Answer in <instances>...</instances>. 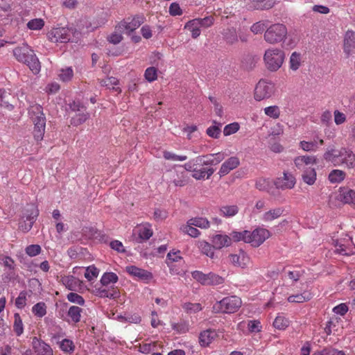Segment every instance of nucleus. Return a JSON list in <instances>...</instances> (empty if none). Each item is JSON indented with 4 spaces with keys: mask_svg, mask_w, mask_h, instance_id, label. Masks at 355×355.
<instances>
[{
    "mask_svg": "<svg viewBox=\"0 0 355 355\" xmlns=\"http://www.w3.org/2000/svg\"><path fill=\"white\" fill-rule=\"evenodd\" d=\"M59 347L65 353H72L75 349V345L71 340L64 338L59 343Z\"/></svg>",
    "mask_w": 355,
    "mask_h": 355,
    "instance_id": "nucleus-40",
    "label": "nucleus"
},
{
    "mask_svg": "<svg viewBox=\"0 0 355 355\" xmlns=\"http://www.w3.org/2000/svg\"><path fill=\"white\" fill-rule=\"evenodd\" d=\"M44 26V21L42 19H34L27 23V27L31 30H41Z\"/></svg>",
    "mask_w": 355,
    "mask_h": 355,
    "instance_id": "nucleus-49",
    "label": "nucleus"
},
{
    "mask_svg": "<svg viewBox=\"0 0 355 355\" xmlns=\"http://www.w3.org/2000/svg\"><path fill=\"white\" fill-rule=\"evenodd\" d=\"M67 298L71 303L77 304L80 306H83L85 304V300L78 293L73 292L69 293L67 294Z\"/></svg>",
    "mask_w": 355,
    "mask_h": 355,
    "instance_id": "nucleus-50",
    "label": "nucleus"
},
{
    "mask_svg": "<svg viewBox=\"0 0 355 355\" xmlns=\"http://www.w3.org/2000/svg\"><path fill=\"white\" fill-rule=\"evenodd\" d=\"M163 156L166 159L172 160V161L182 162V161H184L187 159V157L185 155H178L175 153H173L168 152V151L164 152Z\"/></svg>",
    "mask_w": 355,
    "mask_h": 355,
    "instance_id": "nucleus-58",
    "label": "nucleus"
},
{
    "mask_svg": "<svg viewBox=\"0 0 355 355\" xmlns=\"http://www.w3.org/2000/svg\"><path fill=\"white\" fill-rule=\"evenodd\" d=\"M13 330L17 336H21L24 332V324L19 313L14 314Z\"/></svg>",
    "mask_w": 355,
    "mask_h": 355,
    "instance_id": "nucleus-36",
    "label": "nucleus"
},
{
    "mask_svg": "<svg viewBox=\"0 0 355 355\" xmlns=\"http://www.w3.org/2000/svg\"><path fill=\"white\" fill-rule=\"evenodd\" d=\"M338 322V318H331L326 324L324 331L327 335L331 334L334 331H337L336 329V323Z\"/></svg>",
    "mask_w": 355,
    "mask_h": 355,
    "instance_id": "nucleus-59",
    "label": "nucleus"
},
{
    "mask_svg": "<svg viewBox=\"0 0 355 355\" xmlns=\"http://www.w3.org/2000/svg\"><path fill=\"white\" fill-rule=\"evenodd\" d=\"M296 168L303 171V181L309 185H312L316 180V172L313 166L316 164L314 156H299L294 159Z\"/></svg>",
    "mask_w": 355,
    "mask_h": 355,
    "instance_id": "nucleus-4",
    "label": "nucleus"
},
{
    "mask_svg": "<svg viewBox=\"0 0 355 355\" xmlns=\"http://www.w3.org/2000/svg\"><path fill=\"white\" fill-rule=\"evenodd\" d=\"M26 304V295L24 292H21L15 300V305L19 309L24 308Z\"/></svg>",
    "mask_w": 355,
    "mask_h": 355,
    "instance_id": "nucleus-64",
    "label": "nucleus"
},
{
    "mask_svg": "<svg viewBox=\"0 0 355 355\" xmlns=\"http://www.w3.org/2000/svg\"><path fill=\"white\" fill-rule=\"evenodd\" d=\"M184 28L191 31L193 38H196L200 35V26L199 25L198 19H194L188 21L185 24Z\"/></svg>",
    "mask_w": 355,
    "mask_h": 355,
    "instance_id": "nucleus-30",
    "label": "nucleus"
},
{
    "mask_svg": "<svg viewBox=\"0 0 355 355\" xmlns=\"http://www.w3.org/2000/svg\"><path fill=\"white\" fill-rule=\"evenodd\" d=\"M89 117L88 113H79L71 119V124L78 125L84 123Z\"/></svg>",
    "mask_w": 355,
    "mask_h": 355,
    "instance_id": "nucleus-57",
    "label": "nucleus"
},
{
    "mask_svg": "<svg viewBox=\"0 0 355 355\" xmlns=\"http://www.w3.org/2000/svg\"><path fill=\"white\" fill-rule=\"evenodd\" d=\"M100 84L101 86L106 87L110 89H114L115 91H119V87H115L118 85V80L114 77H108L105 79H103L100 81Z\"/></svg>",
    "mask_w": 355,
    "mask_h": 355,
    "instance_id": "nucleus-41",
    "label": "nucleus"
},
{
    "mask_svg": "<svg viewBox=\"0 0 355 355\" xmlns=\"http://www.w3.org/2000/svg\"><path fill=\"white\" fill-rule=\"evenodd\" d=\"M275 92L274 83L266 80H261L255 87L254 97L256 101H260L270 98Z\"/></svg>",
    "mask_w": 355,
    "mask_h": 355,
    "instance_id": "nucleus-10",
    "label": "nucleus"
},
{
    "mask_svg": "<svg viewBox=\"0 0 355 355\" xmlns=\"http://www.w3.org/2000/svg\"><path fill=\"white\" fill-rule=\"evenodd\" d=\"M122 33H124V31H120L117 29L116 26L115 31L108 36V41L113 44H117L120 43L123 40Z\"/></svg>",
    "mask_w": 355,
    "mask_h": 355,
    "instance_id": "nucleus-47",
    "label": "nucleus"
},
{
    "mask_svg": "<svg viewBox=\"0 0 355 355\" xmlns=\"http://www.w3.org/2000/svg\"><path fill=\"white\" fill-rule=\"evenodd\" d=\"M230 259L232 264L242 268H247L250 262V258L243 250H240L236 254H230Z\"/></svg>",
    "mask_w": 355,
    "mask_h": 355,
    "instance_id": "nucleus-17",
    "label": "nucleus"
},
{
    "mask_svg": "<svg viewBox=\"0 0 355 355\" xmlns=\"http://www.w3.org/2000/svg\"><path fill=\"white\" fill-rule=\"evenodd\" d=\"M138 234L139 239L146 241L153 236V230L149 224H145L138 227Z\"/></svg>",
    "mask_w": 355,
    "mask_h": 355,
    "instance_id": "nucleus-32",
    "label": "nucleus"
},
{
    "mask_svg": "<svg viewBox=\"0 0 355 355\" xmlns=\"http://www.w3.org/2000/svg\"><path fill=\"white\" fill-rule=\"evenodd\" d=\"M82 311L83 309L79 306H71L68 310L67 315L73 323H78L80 321Z\"/></svg>",
    "mask_w": 355,
    "mask_h": 355,
    "instance_id": "nucleus-31",
    "label": "nucleus"
},
{
    "mask_svg": "<svg viewBox=\"0 0 355 355\" xmlns=\"http://www.w3.org/2000/svg\"><path fill=\"white\" fill-rule=\"evenodd\" d=\"M212 243L215 248L221 249L232 245L231 238L226 234H216L212 238Z\"/></svg>",
    "mask_w": 355,
    "mask_h": 355,
    "instance_id": "nucleus-22",
    "label": "nucleus"
},
{
    "mask_svg": "<svg viewBox=\"0 0 355 355\" xmlns=\"http://www.w3.org/2000/svg\"><path fill=\"white\" fill-rule=\"evenodd\" d=\"M96 294L100 297H108L110 299H114L118 296L117 292L110 293L105 288H98L96 291Z\"/></svg>",
    "mask_w": 355,
    "mask_h": 355,
    "instance_id": "nucleus-56",
    "label": "nucleus"
},
{
    "mask_svg": "<svg viewBox=\"0 0 355 355\" xmlns=\"http://www.w3.org/2000/svg\"><path fill=\"white\" fill-rule=\"evenodd\" d=\"M214 124H216V122L214 121ZM222 124L220 123H218V125H214L210 127H209L207 129V134L212 138H218L220 134V127Z\"/></svg>",
    "mask_w": 355,
    "mask_h": 355,
    "instance_id": "nucleus-46",
    "label": "nucleus"
},
{
    "mask_svg": "<svg viewBox=\"0 0 355 355\" xmlns=\"http://www.w3.org/2000/svg\"><path fill=\"white\" fill-rule=\"evenodd\" d=\"M98 270L95 266H90L87 268L85 277L89 281H92L98 277Z\"/></svg>",
    "mask_w": 355,
    "mask_h": 355,
    "instance_id": "nucleus-53",
    "label": "nucleus"
},
{
    "mask_svg": "<svg viewBox=\"0 0 355 355\" xmlns=\"http://www.w3.org/2000/svg\"><path fill=\"white\" fill-rule=\"evenodd\" d=\"M264 113L271 118L277 119L280 115V110L278 106L272 105L264 108Z\"/></svg>",
    "mask_w": 355,
    "mask_h": 355,
    "instance_id": "nucleus-51",
    "label": "nucleus"
},
{
    "mask_svg": "<svg viewBox=\"0 0 355 355\" xmlns=\"http://www.w3.org/2000/svg\"><path fill=\"white\" fill-rule=\"evenodd\" d=\"M32 347L37 355H53L51 346L37 337L33 338Z\"/></svg>",
    "mask_w": 355,
    "mask_h": 355,
    "instance_id": "nucleus-15",
    "label": "nucleus"
},
{
    "mask_svg": "<svg viewBox=\"0 0 355 355\" xmlns=\"http://www.w3.org/2000/svg\"><path fill=\"white\" fill-rule=\"evenodd\" d=\"M242 304L241 298L236 296L224 297L213 306L216 313H233L238 311Z\"/></svg>",
    "mask_w": 355,
    "mask_h": 355,
    "instance_id": "nucleus-6",
    "label": "nucleus"
},
{
    "mask_svg": "<svg viewBox=\"0 0 355 355\" xmlns=\"http://www.w3.org/2000/svg\"><path fill=\"white\" fill-rule=\"evenodd\" d=\"M33 313L37 318H42L46 314V306L44 302H40L32 307Z\"/></svg>",
    "mask_w": 355,
    "mask_h": 355,
    "instance_id": "nucleus-38",
    "label": "nucleus"
},
{
    "mask_svg": "<svg viewBox=\"0 0 355 355\" xmlns=\"http://www.w3.org/2000/svg\"><path fill=\"white\" fill-rule=\"evenodd\" d=\"M229 236L231 238V243L234 242L243 241L248 243L249 231L244 230L242 232L232 231Z\"/></svg>",
    "mask_w": 355,
    "mask_h": 355,
    "instance_id": "nucleus-27",
    "label": "nucleus"
},
{
    "mask_svg": "<svg viewBox=\"0 0 355 355\" xmlns=\"http://www.w3.org/2000/svg\"><path fill=\"white\" fill-rule=\"evenodd\" d=\"M338 200L349 204L355 209V191L349 188H340L337 195Z\"/></svg>",
    "mask_w": 355,
    "mask_h": 355,
    "instance_id": "nucleus-16",
    "label": "nucleus"
},
{
    "mask_svg": "<svg viewBox=\"0 0 355 355\" xmlns=\"http://www.w3.org/2000/svg\"><path fill=\"white\" fill-rule=\"evenodd\" d=\"M345 178V173L340 170H333L329 175V180L332 183L340 182Z\"/></svg>",
    "mask_w": 355,
    "mask_h": 355,
    "instance_id": "nucleus-44",
    "label": "nucleus"
},
{
    "mask_svg": "<svg viewBox=\"0 0 355 355\" xmlns=\"http://www.w3.org/2000/svg\"><path fill=\"white\" fill-rule=\"evenodd\" d=\"M286 55L284 51L277 47L267 49L263 56L265 67L271 72L278 71L284 62Z\"/></svg>",
    "mask_w": 355,
    "mask_h": 355,
    "instance_id": "nucleus-5",
    "label": "nucleus"
},
{
    "mask_svg": "<svg viewBox=\"0 0 355 355\" xmlns=\"http://www.w3.org/2000/svg\"><path fill=\"white\" fill-rule=\"evenodd\" d=\"M13 96L12 94L5 89H0V106L9 111L13 110L14 106L10 103V99Z\"/></svg>",
    "mask_w": 355,
    "mask_h": 355,
    "instance_id": "nucleus-23",
    "label": "nucleus"
},
{
    "mask_svg": "<svg viewBox=\"0 0 355 355\" xmlns=\"http://www.w3.org/2000/svg\"><path fill=\"white\" fill-rule=\"evenodd\" d=\"M223 36L226 42L229 44H234L238 41L236 31L234 28L225 30Z\"/></svg>",
    "mask_w": 355,
    "mask_h": 355,
    "instance_id": "nucleus-39",
    "label": "nucleus"
},
{
    "mask_svg": "<svg viewBox=\"0 0 355 355\" xmlns=\"http://www.w3.org/2000/svg\"><path fill=\"white\" fill-rule=\"evenodd\" d=\"M61 282L70 291H76L80 285V281L72 275L62 277Z\"/></svg>",
    "mask_w": 355,
    "mask_h": 355,
    "instance_id": "nucleus-25",
    "label": "nucleus"
},
{
    "mask_svg": "<svg viewBox=\"0 0 355 355\" xmlns=\"http://www.w3.org/2000/svg\"><path fill=\"white\" fill-rule=\"evenodd\" d=\"M184 309L190 313H196L202 309V306L199 303H185Z\"/></svg>",
    "mask_w": 355,
    "mask_h": 355,
    "instance_id": "nucleus-63",
    "label": "nucleus"
},
{
    "mask_svg": "<svg viewBox=\"0 0 355 355\" xmlns=\"http://www.w3.org/2000/svg\"><path fill=\"white\" fill-rule=\"evenodd\" d=\"M117 281L118 277L114 272H106L102 276L101 279V282L104 286L116 283Z\"/></svg>",
    "mask_w": 355,
    "mask_h": 355,
    "instance_id": "nucleus-45",
    "label": "nucleus"
},
{
    "mask_svg": "<svg viewBox=\"0 0 355 355\" xmlns=\"http://www.w3.org/2000/svg\"><path fill=\"white\" fill-rule=\"evenodd\" d=\"M295 184V177L292 174L287 173H284L283 177L277 179L275 181L276 187L282 189H292Z\"/></svg>",
    "mask_w": 355,
    "mask_h": 355,
    "instance_id": "nucleus-19",
    "label": "nucleus"
},
{
    "mask_svg": "<svg viewBox=\"0 0 355 355\" xmlns=\"http://www.w3.org/2000/svg\"><path fill=\"white\" fill-rule=\"evenodd\" d=\"M217 333L213 329H207L202 331L199 336V343L201 346H208L216 337Z\"/></svg>",
    "mask_w": 355,
    "mask_h": 355,
    "instance_id": "nucleus-21",
    "label": "nucleus"
},
{
    "mask_svg": "<svg viewBox=\"0 0 355 355\" xmlns=\"http://www.w3.org/2000/svg\"><path fill=\"white\" fill-rule=\"evenodd\" d=\"M125 271L132 277L148 283L153 278V274L144 269L138 268L135 266H128L125 267Z\"/></svg>",
    "mask_w": 355,
    "mask_h": 355,
    "instance_id": "nucleus-14",
    "label": "nucleus"
},
{
    "mask_svg": "<svg viewBox=\"0 0 355 355\" xmlns=\"http://www.w3.org/2000/svg\"><path fill=\"white\" fill-rule=\"evenodd\" d=\"M286 35V27L282 24H275L267 28L264 33V40L270 44H275L284 41Z\"/></svg>",
    "mask_w": 355,
    "mask_h": 355,
    "instance_id": "nucleus-8",
    "label": "nucleus"
},
{
    "mask_svg": "<svg viewBox=\"0 0 355 355\" xmlns=\"http://www.w3.org/2000/svg\"><path fill=\"white\" fill-rule=\"evenodd\" d=\"M255 187L259 191H268L270 188V182L268 179L260 178L257 180Z\"/></svg>",
    "mask_w": 355,
    "mask_h": 355,
    "instance_id": "nucleus-48",
    "label": "nucleus"
},
{
    "mask_svg": "<svg viewBox=\"0 0 355 355\" xmlns=\"http://www.w3.org/2000/svg\"><path fill=\"white\" fill-rule=\"evenodd\" d=\"M284 209L281 207L272 208L264 213L260 216V220L264 223H270L276 220L283 215Z\"/></svg>",
    "mask_w": 355,
    "mask_h": 355,
    "instance_id": "nucleus-20",
    "label": "nucleus"
},
{
    "mask_svg": "<svg viewBox=\"0 0 355 355\" xmlns=\"http://www.w3.org/2000/svg\"><path fill=\"white\" fill-rule=\"evenodd\" d=\"M28 116L33 124V135L34 139L37 142L41 141L45 133L46 121L42 107L37 103L30 105Z\"/></svg>",
    "mask_w": 355,
    "mask_h": 355,
    "instance_id": "nucleus-2",
    "label": "nucleus"
},
{
    "mask_svg": "<svg viewBox=\"0 0 355 355\" xmlns=\"http://www.w3.org/2000/svg\"><path fill=\"white\" fill-rule=\"evenodd\" d=\"M198 248L200 252L211 259L214 258V247L207 241H201L198 243Z\"/></svg>",
    "mask_w": 355,
    "mask_h": 355,
    "instance_id": "nucleus-29",
    "label": "nucleus"
},
{
    "mask_svg": "<svg viewBox=\"0 0 355 355\" xmlns=\"http://www.w3.org/2000/svg\"><path fill=\"white\" fill-rule=\"evenodd\" d=\"M312 355H345V354L343 351H339L332 347H326L315 351Z\"/></svg>",
    "mask_w": 355,
    "mask_h": 355,
    "instance_id": "nucleus-43",
    "label": "nucleus"
},
{
    "mask_svg": "<svg viewBox=\"0 0 355 355\" xmlns=\"http://www.w3.org/2000/svg\"><path fill=\"white\" fill-rule=\"evenodd\" d=\"M214 170L211 168H201L198 169L197 167L195 168L192 177L196 180H201L204 178L209 179V177L214 173Z\"/></svg>",
    "mask_w": 355,
    "mask_h": 355,
    "instance_id": "nucleus-26",
    "label": "nucleus"
},
{
    "mask_svg": "<svg viewBox=\"0 0 355 355\" xmlns=\"http://www.w3.org/2000/svg\"><path fill=\"white\" fill-rule=\"evenodd\" d=\"M180 230L193 238H197L200 234V231L197 230L195 226L189 224L188 222L186 225L181 226Z\"/></svg>",
    "mask_w": 355,
    "mask_h": 355,
    "instance_id": "nucleus-37",
    "label": "nucleus"
},
{
    "mask_svg": "<svg viewBox=\"0 0 355 355\" xmlns=\"http://www.w3.org/2000/svg\"><path fill=\"white\" fill-rule=\"evenodd\" d=\"M42 248L37 244L30 245L25 248V252L29 257H35L40 254Z\"/></svg>",
    "mask_w": 355,
    "mask_h": 355,
    "instance_id": "nucleus-52",
    "label": "nucleus"
},
{
    "mask_svg": "<svg viewBox=\"0 0 355 355\" xmlns=\"http://www.w3.org/2000/svg\"><path fill=\"white\" fill-rule=\"evenodd\" d=\"M13 55L17 61L26 64L34 74L39 73L40 62L33 50L26 44L14 49Z\"/></svg>",
    "mask_w": 355,
    "mask_h": 355,
    "instance_id": "nucleus-3",
    "label": "nucleus"
},
{
    "mask_svg": "<svg viewBox=\"0 0 355 355\" xmlns=\"http://www.w3.org/2000/svg\"><path fill=\"white\" fill-rule=\"evenodd\" d=\"M300 146L304 151H315L317 150V145L314 142L302 141Z\"/></svg>",
    "mask_w": 355,
    "mask_h": 355,
    "instance_id": "nucleus-62",
    "label": "nucleus"
},
{
    "mask_svg": "<svg viewBox=\"0 0 355 355\" xmlns=\"http://www.w3.org/2000/svg\"><path fill=\"white\" fill-rule=\"evenodd\" d=\"M301 54L295 51L292 53L289 60L290 69L293 71L297 70L301 65Z\"/></svg>",
    "mask_w": 355,
    "mask_h": 355,
    "instance_id": "nucleus-33",
    "label": "nucleus"
},
{
    "mask_svg": "<svg viewBox=\"0 0 355 355\" xmlns=\"http://www.w3.org/2000/svg\"><path fill=\"white\" fill-rule=\"evenodd\" d=\"M188 223L202 229H207L209 227V220L207 218L202 217L191 218L188 220Z\"/></svg>",
    "mask_w": 355,
    "mask_h": 355,
    "instance_id": "nucleus-34",
    "label": "nucleus"
},
{
    "mask_svg": "<svg viewBox=\"0 0 355 355\" xmlns=\"http://www.w3.org/2000/svg\"><path fill=\"white\" fill-rule=\"evenodd\" d=\"M290 321L283 315H278L275 321L273 322V326L275 328L284 330L289 326Z\"/></svg>",
    "mask_w": 355,
    "mask_h": 355,
    "instance_id": "nucleus-35",
    "label": "nucleus"
},
{
    "mask_svg": "<svg viewBox=\"0 0 355 355\" xmlns=\"http://www.w3.org/2000/svg\"><path fill=\"white\" fill-rule=\"evenodd\" d=\"M58 76L63 82H68L71 80L73 76V71L71 67H66L60 70Z\"/></svg>",
    "mask_w": 355,
    "mask_h": 355,
    "instance_id": "nucleus-42",
    "label": "nucleus"
},
{
    "mask_svg": "<svg viewBox=\"0 0 355 355\" xmlns=\"http://www.w3.org/2000/svg\"><path fill=\"white\" fill-rule=\"evenodd\" d=\"M38 214L39 210L36 206L34 205H28L24 211L19 224V229L24 232L30 231Z\"/></svg>",
    "mask_w": 355,
    "mask_h": 355,
    "instance_id": "nucleus-9",
    "label": "nucleus"
},
{
    "mask_svg": "<svg viewBox=\"0 0 355 355\" xmlns=\"http://www.w3.org/2000/svg\"><path fill=\"white\" fill-rule=\"evenodd\" d=\"M145 78L148 82H153L157 78V73L156 68L153 67H148L146 69L144 73Z\"/></svg>",
    "mask_w": 355,
    "mask_h": 355,
    "instance_id": "nucleus-55",
    "label": "nucleus"
},
{
    "mask_svg": "<svg viewBox=\"0 0 355 355\" xmlns=\"http://www.w3.org/2000/svg\"><path fill=\"white\" fill-rule=\"evenodd\" d=\"M248 330L252 332H259L261 330V322L259 320H250L248 323Z\"/></svg>",
    "mask_w": 355,
    "mask_h": 355,
    "instance_id": "nucleus-61",
    "label": "nucleus"
},
{
    "mask_svg": "<svg viewBox=\"0 0 355 355\" xmlns=\"http://www.w3.org/2000/svg\"><path fill=\"white\" fill-rule=\"evenodd\" d=\"M239 165V159L236 156L231 157L222 164L219 169L218 174L220 177H223L228 174L231 171L237 168Z\"/></svg>",
    "mask_w": 355,
    "mask_h": 355,
    "instance_id": "nucleus-18",
    "label": "nucleus"
},
{
    "mask_svg": "<svg viewBox=\"0 0 355 355\" xmlns=\"http://www.w3.org/2000/svg\"><path fill=\"white\" fill-rule=\"evenodd\" d=\"M266 28V24L263 21H258L254 23L250 28L251 31L254 34H260L263 33V31Z\"/></svg>",
    "mask_w": 355,
    "mask_h": 355,
    "instance_id": "nucleus-60",
    "label": "nucleus"
},
{
    "mask_svg": "<svg viewBox=\"0 0 355 355\" xmlns=\"http://www.w3.org/2000/svg\"><path fill=\"white\" fill-rule=\"evenodd\" d=\"M239 212V207L237 205H224L220 208V215L223 217L230 218L236 215Z\"/></svg>",
    "mask_w": 355,
    "mask_h": 355,
    "instance_id": "nucleus-28",
    "label": "nucleus"
},
{
    "mask_svg": "<svg viewBox=\"0 0 355 355\" xmlns=\"http://www.w3.org/2000/svg\"><path fill=\"white\" fill-rule=\"evenodd\" d=\"M191 275L194 279L202 285H219L224 282L223 277L213 272L204 274L201 271L196 270L191 273Z\"/></svg>",
    "mask_w": 355,
    "mask_h": 355,
    "instance_id": "nucleus-13",
    "label": "nucleus"
},
{
    "mask_svg": "<svg viewBox=\"0 0 355 355\" xmlns=\"http://www.w3.org/2000/svg\"><path fill=\"white\" fill-rule=\"evenodd\" d=\"M79 34L71 28L58 27L51 29L48 33V38L52 42H73L74 40L71 35H73V37L78 38Z\"/></svg>",
    "mask_w": 355,
    "mask_h": 355,
    "instance_id": "nucleus-7",
    "label": "nucleus"
},
{
    "mask_svg": "<svg viewBox=\"0 0 355 355\" xmlns=\"http://www.w3.org/2000/svg\"><path fill=\"white\" fill-rule=\"evenodd\" d=\"M271 236L270 232L263 227H257L252 232L249 231L248 243L257 248Z\"/></svg>",
    "mask_w": 355,
    "mask_h": 355,
    "instance_id": "nucleus-12",
    "label": "nucleus"
},
{
    "mask_svg": "<svg viewBox=\"0 0 355 355\" xmlns=\"http://www.w3.org/2000/svg\"><path fill=\"white\" fill-rule=\"evenodd\" d=\"M146 20L144 15H137L133 17H129L121 21L117 26V29L120 31H124L125 33L130 35L137 28H138Z\"/></svg>",
    "mask_w": 355,
    "mask_h": 355,
    "instance_id": "nucleus-11",
    "label": "nucleus"
},
{
    "mask_svg": "<svg viewBox=\"0 0 355 355\" xmlns=\"http://www.w3.org/2000/svg\"><path fill=\"white\" fill-rule=\"evenodd\" d=\"M239 130V124L238 123H232L225 126L223 134L225 136H229L236 133Z\"/></svg>",
    "mask_w": 355,
    "mask_h": 355,
    "instance_id": "nucleus-54",
    "label": "nucleus"
},
{
    "mask_svg": "<svg viewBox=\"0 0 355 355\" xmlns=\"http://www.w3.org/2000/svg\"><path fill=\"white\" fill-rule=\"evenodd\" d=\"M311 298V293L305 291L301 293L291 295L288 297L287 300L290 303H303L309 301Z\"/></svg>",
    "mask_w": 355,
    "mask_h": 355,
    "instance_id": "nucleus-24",
    "label": "nucleus"
},
{
    "mask_svg": "<svg viewBox=\"0 0 355 355\" xmlns=\"http://www.w3.org/2000/svg\"><path fill=\"white\" fill-rule=\"evenodd\" d=\"M324 159L334 166L345 165L352 168L355 166V154L348 148L343 147L340 149L328 148L323 155Z\"/></svg>",
    "mask_w": 355,
    "mask_h": 355,
    "instance_id": "nucleus-1",
    "label": "nucleus"
}]
</instances>
